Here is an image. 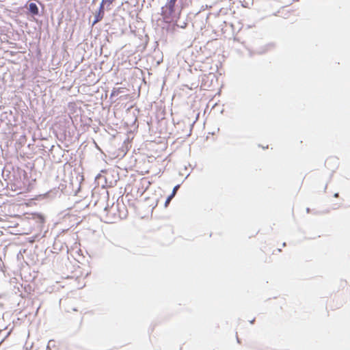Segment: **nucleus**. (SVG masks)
I'll return each instance as SVG.
<instances>
[{
  "mask_svg": "<svg viewBox=\"0 0 350 350\" xmlns=\"http://www.w3.org/2000/svg\"><path fill=\"white\" fill-rule=\"evenodd\" d=\"M174 196H172V195H171L170 196L168 197V198L167 199L165 203L167 204L170 202V201L171 200V199L173 198Z\"/></svg>",
  "mask_w": 350,
  "mask_h": 350,
  "instance_id": "0eeeda50",
  "label": "nucleus"
},
{
  "mask_svg": "<svg viewBox=\"0 0 350 350\" xmlns=\"http://www.w3.org/2000/svg\"><path fill=\"white\" fill-rule=\"evenodd\" d=\"M178 187H179V185H176V186L174 188L173 191H172V196H174L175 195V193H176V191L178 190Z\"/></svg>",
  "mask_w": 350,
  "mask_h": 350,
  "instance_id": "423d86ee",
  "label": "nucleus"
},
{
  "mask_svg": "<svg viewBox=\"0 0 350 350\" xmlns=\"http://www.w3.org/2000/svg\"><path fill=\"white\" fill-rule=\"evenodd\" d=\"M29 12L33 15H38L39 13L38 8L34 3H31L29 6Z\"/></svg>",
  "mask_w": 350,
  "mask_h": 350,
  "instance_id": "20e7f679",
  "label": "nucleus"
},
{
  "mask_svg": "<svg viewBox=\"0 0 350 350\" xmlns=\"http://www.w3.org/2000/svg\"><path fill=\"white\" fill-rule=\"evenodd\" d=\"M115 0H102L100 6L103 7L105 10H110L111 9V5Z\"/></svg>",
  "mask_w": 350,
  "mask_h": 350,
  "instance_id": "7ed1b4c3",
  "label": "nucleus"
},
{
  "mask_svg": "<svg viewBox=\"0 0 350 350\" xmlns=\"http://www.w3.org/2000/svg\"><path fill=\"white\" fill-rule=\"evenodd\" d=\"M177 0H170L166 4V9L168 10L163 11V17L167 22H170L171 15L174 12V7Z\"/></svg>",
  "mask_w": 350,
  "mask_h": 350,
  "instance_id": "f257e3e1",
  "label": "nucleus"
},
{
  "mask_svg": "<svg viewBox=\"0 0 350 350\" xmlns=\"http://www.w3.org/2000/svg\"><path fill=\"white\" fill-rule=\"evenodd\" d=\"M55 341L53 340H51L49 341L47 348L51 349V347H55Z\"/></svg>",
  "mask_w": 350,
  "mask_h": 350,
  "instance_id": "39448f33",
  "label": "nucleus"
},
{
  "mask_svg": "<svg viewBox=\"0 0 350 350\" xmlns=\"http://www.w3.org/2000/svg\"><path fill=\"white\" fill-rule=\"evenodd\" d=\"M105 15V10L103 9L102 6H99L98 12L95 14L94 20L92 23V26L100 21Z\"/></svg>",
  "mask_w": 350,
  "mask_h": 350,
  "instance_id": "f03ea898",
  "label": "nucleus"
}]
</instances>
